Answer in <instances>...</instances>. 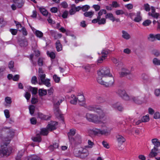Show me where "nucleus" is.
Returning <instances> with one entry per match:
<instances>
[{
	"instance_id": "obj_1",
	"label": "nucleus",
	"mask_w": 160,
	"mask_h": 160,
	"mask_svg": "<svg viewBox=\"0 0 160 160\" xmlns=\"http://www.w3.org/2000/svg\"><path fill=\"white\" fill-rule=\"evenodd\" d=\"M88 110L93 111L98 113V116L96 114L89 113L86 114L85 117L89 122L95 123H102V127H106L107 123L106 118H105V113L104 111L101 108L95 105H90L88 107Z\"/></svg>"
},
{
	"instance_id": "obj_2",
	"label": "nucleus",
	"mask_w": 160,
	"mask_h": 160,
	"mask_svg": "<svg viewBox=\"0 0 160 160\" xmlns=\"http://www.w3.org/2000/svg\"><path fill=\"white\" fill-rule=\"evenodd\" d=\"M38 83L39 85L44 84L46 86L49 87L51 86L50 82V79L48 78L45 79L46 75L43 73L42 68H39L38 70Z\"/></svg>"
},
{
	"instance_id": "obj_3",
	"label": "nucleus",
	"mask_w": 160,
	"mask_h": 160,
	"mask_svg": "<svg viewBox=\"0 0 160 160\" xmlns=\"http://www.w3.org/2000/svg\"><path fill=\"white\" fill-rule=\"evenodd\" d=\"M73 154L77 157L84 158L88 156L89 152L86 148L81 147L78 148H75L74 149Z\"/></svg>"
},
{
	"instance_id": "obj_4",
	"label": "nucleus",
	"mask_w": 160,
	"mask_h": 160,
	"mask_svg": "<svg viewBox=\"0 0 160 160\" xmlns=\"http://www.w3.org/2000/svg\"><path fill=\"white\" fill-rule=\"evenodd\" d=\"M142 94L138 95L136 97L129 96L126 93L122 98L125 100H132L133 101L138 104H141L143 102L144 98L142 96Z\"/></svg>"
},
{
	"instance_id": "obj_5",
	"label": "nucleus",
	"mask_w": 160,
	"mask_h": 160,
	"mask_svg": "<svg viewBox=\"0 0 160 160\" xmlns=\"http://www.w3.org/2000/svg\"><path fill=\"white\" fill-rule=\"evenodd\" d=\"M57 125V122L54 121L52 122L47 125V128H43L41 129L40 134L43 135H47L49 131L56 129Z\"/></svg>"
},
{
	"instance_id": "obj_6",
	"label": "nucleus",
	"mask_w": 160,
	"mask_h": 160,
	"mask_svg": "<svg viewBox=\"0 0 160 160\" xmlns=\"http://www.w3.org/2000/svg\"><path fill=\"white\" fill-rule=\"evenodd\" d=\"M98 77H112V75L110 72V69L107 67H102L98 71Z\"/></svg>"
},
{
	"instance_id": "obj_7",
	"label": "nucleus",
	"mask_w": 160,
	"mask_h": 160,
	"mask_svg": "<svg viewBox=\"0 0 160 160\" xmlns=\"http://www.w3.org/2000/svg\"><path fill=\"white\" fill-rule=\"evenodd\" d=\"M109 80L108 82H105L100 77H98L97 82L100 84L104 85L106 87H109L112 86L114 84V80L113 75L112 77H108Z\"/></svg>"
},
{
	"instance_id": "obj_8",
	"label": "nucleus",
	"mask_w": 160,
	"mask_h": 160,
	"mask_svg": "<svg viewBox=\"0 0 160 160\" xmlns=\"http://www.w3.org/2000/svg\"><path fill=\"white\" fill-rule=\"evenodd\" d=\"M12 150L11 148L8 147L6 144L0 147V157L9 155L11 153Z\"/></svg>"
},
{
	"instance_id": "obj_9",
	"label": "nucleus",
	"mask_w": 160,
	"mask_h": 160,
	"mask_svg": "<svg viewBox=\"0 0 160 160\" xmlns=\"http://www.w3.org/2000/svg\"><path fill=\"white\" fill-rule=\"evenodd\" d=\"M15 131V130L13 129H8L7 131L8 132V135L7 137L5 138L4 141L10 142L14 135Z\"/></svg>"
},
{
	"instance_id": "obj_10",
	"label": "nucleus",
	"mask_w": 160,
	"mask_h": 160,
	"mask_svg": "<svg viewBox=\"0 0 160 160\" xmlns=\"http://www.w3.org/2000/svg\"><path fill=\"white\" fill-rule=\"evenodd\" d=\"M148 15L149 16H151L152 17L156 19H157L159 16H160L159 13L156 12L155 9L153 6L151 7V11L148 12Z\"/></svg>"
},
{
	"instance_id": "obj_11",
	"label": "nucleus",
	"mask_w": 160,
	"mask_h": 160,
	"mask_svg": "<svg viewBox=\"0 0 160 160\" xmlns=\"http://www.w3.org/2000/svg\"><path fill=\"white\" fill-rule=\"evenodd\" d=\"M77 98L80 105L83 106L85 105V98L82 94H78Z\"/></svg>"
},
{
	"instance_id": "obj_12",
	"label": "nucleus",
	"mask_w": 160,
	"mask_h": 160,
	"mask_svg": "<svg viewBox=\"0 0 160 160\" xmlns=\"http://www.w3.org/2000/svg\"><path fill=\"white\" fill-rule=\"evenodd\" d=\"M76 133V130L74 129H72L70 130L68 132V136L69 140L70 142L74 141L72 136L74 135Z\"/></svg>"
},
{
	"instance_id": "obj_13",
	"label": "nucleus",
	"mask_w": 160,
	"mask_h": 160,
	"mask_svg": "<svg viewBox=\"0 0 160 160\" xmlns=\"http://www.w3.org/2000/svg\"><path fill=\"white\" fill-rule=\"evenodd\" d=\"M158 148L155 147H154L149 154L148 156L150 158H152L155 157L158 155L157 151H158Z\"/></svg>"
},
{
	"instance_id": "obj_14",
	"label": "nucleus",
	"mask_w": 160,
	"mask_h": 160,
	"mask_svg": "<svg viewBox=\"0 0 160 160\" xmlns=\"http://www.w3.org/2000/svg\"><path fill=\"white\" fill-rule=\"evenodd\" d=\"M111 129L109 127H106L105 129H101V135L108 136L110 134Z\"/></svg>"
},
{
	"instance_id": "obj_15",
	"label": "nucleus",
	"mask_w": 160,
	"mask_h": 160,
	"mask_svg": "<svg viewBox=\"0 0 160 160\" xmlns=\"http://www.w3.org/2000/svg\"><path fill=\"white\" fill-rule=\"evenodd\" d=\"M116 137L117 141L119 144H122L125 141V138L123 136L120 135H117Z\"/></svg>"
},
{
	"instance_id": "obj_16",
	"label": "nucleus",
	"mask_w": 160,
	"mask_h": 160,
	"mask_svg": "<svg viewBox=\"0 0 160 160\" xmlns=\"http://www.w3.org/2000/svg\"><path fill=\"white\" fill-rule=\"evenodd\" d=\"M53 110L55 114L57 117H59L61 118H62V116L61 114V112L59 109L58 107L56 106L55 105H54Z\"/></svg>"
},
{
	"instance_id": "obj_17",
	"label": "nucleus",
	"mask_w": 160,
	"mask_h": 160,
	"mask_svg": "<svg viewBox=\"0 0 160 160\" xmlns=\"http://www.w3.org/2000/svg\"><path fill=\"white\" fill-rule=\"evenodd\" d=\"M32 29L33 33L37 37L40 38H41L43 37V33L42 32L34 28Z\"/></svg>"
},
{
	"instance_id": "obj_18",
	"label": "nucleus",
	"mask_w": 160,
	"mask_h": 160,
	"mask_svg": "<svg viewBox=\"0 0 160 160\" xmlns=\"http://www.w3.org/2000/svg\"><path fill=\"white\" fill-rule=\"evenodd\" d=\"M38 8L40 12L43 16L47 17L48 16L49 14H50L44 8L42 7H38Z\"/></svg>"
},
{
	"instance_id": "obj_19",
	"label": "nucleus",
	"mask_w": 160,
	"mask_h": 160,
	"mask_svg": "<svg viewBox=\"0 0 160 160\" xmlns=\"http://www.w3.org/2000/svg\"><path fill=\"white\" fill-rule=\"evenodd\" d=\"M13 1L17 7L18 8H21L24 3L23 0H13Z\"/></svg>"
},
{
	"instance_id": "obj_20",
	"label": "nucleus",
	"mask_w": 160,
	"mask_h": 160,
	"mask_svg": "<svg viewBox=\"0 0 160 160\" xmlns=\"http://www.w3.org/2000/svg\"><path fill=\"white\" fill-rule=\"evenodd\" d=\"M130 73L131 71L129 70L126 68H123L122 69L120 74L122 77H124Z\"/></svg>"
},
{
	"instance_id": "obj_21",
	"label": "nucleus",
	"mask_w": 160,
	"mask_h": 160,
	"mask_svg": "<svg viewBox=\"0 0 160 160\" xmlns=\"http://www.w3.org/2000/svg\"><path fill=\"white\" fill-rule=\"evenodd\" d=\"M74 141L73 142H70L71 143L74 144H80L81 142V136L79 135H77L75 138H73Z\"/></svg>"
},
{
	"instance_id": "obj_22",
	"label": "nucleus",
	"mask_w": 160,
	"mask_h": 160,
	"mask_svg": "<svg viewBox=\"0 0 160 160\" xmlns=\"http://www.w3.org/2000/svg\"><path fill=\"white\" fill-rule=\"evenodd\" d=\"M112 107L120 111H121L123 110V108L122 106L119 105L118 103H116L112 104Z\"/></svg>"
},
{
	"instance_id": "obj_23",
	"label": "nucleus",
	"mask_w": 160,
	"mask_h": 160,
	"mask_svg": "<svg viewBox=\"0 0 160 160\" xmlns=\"http://www.w3.org/2000/svg\"><path fill=\"white\" fill-rule=\"evenodd\" d=\"M152 142L154 145V147L157 148L160 146V142L157 138H154L152 140Z\"/></svg>"
},
{
	"instance_id": "obj_24",
	"label": "nucleus",
	"mask_w": 160,
	"mask_h": 160,
	"mask_svg": "<svg viewBox=\"0 0 160 160\" xmlns=\"http://www.w3.org/2000/svg\"><path fill=\"white\" fill-rule=\"evenodd\" d=\"M38 118L44 120H48L50 118L49 116L44 115L42 113L40 112L38 113Z\"/></svg>"
},
{
	"instance_id": "obj_25",
	"label": "nucleus",
	"mask_w": 160,
	"mask_h": 160,
	"mask_svg": "<svg viewBox=\"0 0 160 160\" xmlns=\"http://www.w3.org/2000/svg\"><path fill=\"white\" fill-rule=\"evenodd\" d=\"M122 37L124 39L126 40H128L130 38V35L127 32L124 31H122Z\"/></svg>"
},
{
	"instance_id": "obj_26",
	"label": "nucleus",
	"mask_w": 160,
	"mask_h": 160,
	"mask_svg": "<svg viewBox=\"0 0 160 160\" xmlns=\"http://www.w3.org/2000/svg\"><path fill=\"white\" fill-rule=\"evenodd\" d=\"M19 44L21 47H26L28 45V42L26 39H24L19 40Z\"/></svg>"
},
{
	"instance_id": "obj_27",
	"label": "nucleus",
	"mask_w": 160,
	"mask_h": 160,
	"mask_svg": "<svg viewBox=\"0 0 160 160\" xmlns=\"http://www.w3.org/2000/svg\"><path fill=\"white\" fill-rule=\"evenodd\" d=\"M25 149H23L19 151L18 154L16 157V160H21V158L22 155L24 153Z\"/></svg>"
},
{
	"instance_id": "obj_28",
	"label": "nucleus",
	"mask_w": 160,
	"mask_h": 160,
	"mask_svg": "<svg viewBox=\"0 0 160 160\" xmlns=\"http://www.w3.org/2000/svg\"><path fill=\"white\" fill-rule=\"evenodd\" d=\"M106 14V18H108L113 22L115 21V18L112 14L111 13H108Z\"/></svg>"
},
{
	"instance_id": "obj_29",
	"label": "nucleus",
	"mask_w": 160,
	"mask_h": 160,
	"mask_svg": "<svg viewBox=\"0 0 160 160\" xmlns=\"http://www.w3.org/2000/svg\"><path fill=\"white\" fill-rule=\"evenodd\" d=\"M92 131L93 134L95 135H101V129L97 128H93Z\"/></svg>"
},
{
	"instance_id": "obj_30",
	"label": "nucleus",
	"mask_w": 160,
	"mask_h": 160,
	"mask_svg": "<svg viewBox=\"0 0 160 160\" xmlns=\"http://www.w3.org/2000/svg\"><path fill=\"white\" fill-rule=\"evenodd\" d=\"M56 48L58 52L62 50V47L59 41L58 40L56 42Z\"/></svg>"
},
{
	"instance_id": "obj_31",
	"label": "nucleus",
	"mask_w": 160,
	"mask_h": 160,
	"mask_svg": "<svg viewBox=\"0 0 160 160\" xmlns=\"http://www.w3.org/2000/svg\"><path fill=\"white\" fill-rule=\"evenodd\" d=\"M72 98L70 101V103L72 104H75L77 103V98L74 95H72L71 96Z\"/></svg>"
},
{
	"instance_id": "obj_32",
	"label": "nucleus",
	"mask_w": 160,
	"mask_h": 160,
	"mask_svg": "<svg viewBox=\"0 0 160 160\" xmlns=\"http://www.w3.org/2000/svg\"><path fill=\"white\" fill-rule=\"evenodd\" d=\"M109 53V51L108 49H103L101 52L102 56L106 58Z\"/></svg>"
},
{
	"instance_id": "obj_33",
	"label": "nucleus",
	"mask_w": 160,
	"mask_h": 160,
	"mask_svg": "<svg viewBox=\"0 0 160 160\" xmlns=\"http://www.w3.org/2000/svg\"><path fill=\"white\" fill-rule=\"evenodd\" d=\"M28 160H42L40 158L36 155H32L30 156L28 159Z\"/></svg>"
},
{
	"instance_id": "obj_34",
	"label": "nucleus",
	"mask_w": 160,
	"mask_h": 160,
	"mask_svg": "<svg viewBox=\"0 0 160 160\" xmlns=\"http://www.w3.org/2000/svg\"><path fill=\"white\" fill-rule=\"evenodd\" d=\"M39 93L40 96H42L47 94V91L45 89H40L39 90Z\"/></svg>"
},
{
	"instance_id": "obj_35",
	"label": "nucleus",
	"mask_w": 160,
	"mask_h": 160,
	"mask_svg": "<svg viewBox=\"0 0 160 160\" xmlns=\"http://www.w3.org/2000/svg\"><path fill=\"white\" fill-rule=\"evenodd\" d=\"M142 121V122H148L149 120V115L147 114L145 116H143L141 119Z\"/></svg>"
},
{
	"instance_id": "obj_36",
	"label": "nucleus",
	"mask_w": 160,
	"mask_h": 160,
	"mask_svg": "<svg viewBox=\"0 0 160 160\" xmlns=\"http://www.w3.org/2000/svg\"><path fill=\"white\" fill-rule=\"evenodd\" d=\"M32 140L34 142H40L41 141V138L40 136L37 134V136L32 138Z\"/></svg>"
},
{
	"instance_id": "obj_37",
	"label": "nucleus",
	"mask_w": 160,
	"mask_h": 160,
	"mask_svg": "<svg viewBox=\"0 0 160 160\" xmlns=\"http://www.w3.org/2000/svg\"><path fill=\"white\" fill-rule=\"evenodd\" d=\"M93 14V12L89 11L85 12L84 14V15L86 17H89L91 18L92 17Z\"/></svg>"
},
{
	"instance_id": "obj_38",
	"label": "nucleus",
	"mask_w": 160,
	"mask_h": 160,
	"mask_svg": "<svg viewBox=\"0 0 160 160\" xmlns=\"http://www.w3.org/2000/svg\"><path fill=\"white\" fill-rule=\"evenodd\" d=\"M107 13L105 9H101L98 12V18H101V16L103 14H106Z\"/></svg>"
},
{
	"instance_id": "obj_39",
	"label": "nucleus",
	"mask_w": 160,
	"mask_h": 160,
	"mask_svg": "<svg viewBox=\"0 0 160 160\" xmlns=\"http://www.w3.org/2000/svg\"><path fill=\"white\" fill-rule=\"evenodd\" d=\"M156 35L153 34H150L148 37V39L151 41H153L155 40Z\"/></svg>"
},
{
	"instance_id": "obj_40",
	"label": "nucleus",
	"mask_w": 160,
	"mask_h": 160,
	"mask_svg": "<svg viewBox=\"0 0 160 160\" xmlns=\"http://www.w3.org/2000/svg\"><path fill=\"white\" fill-rule=\"evenodd\" d=\"M29 112L30 114L32 115L34 113L35 110V107L32 105H31L29 106Z\"/></svg>"
},
{
	"instance_id": "obj_41",
	"label": "nucleus",
	"mask_w": 160,
	"mask_h": 160,
	"mask_svg": "<svg viewBox=\"0 0 160 160\" xmlns=\"http://www.w3.org/2000/svg\"><path fill=\"white\" fill-rule=\"evenodd\" d=\"M153 64L156 65H160V60L156 58H154L152 60Z\"/></svg>"
},
{
	"instance_id": "obj_42",
	"label": "nucleus",
	"mask_w": 160,
	"mask_h": 160,
	"mask_svg": "<svg viewBox=\"0 0 160 160\" xmlns=\"http://www.w3.org/2000/svg\"><path fill=\"white\" fill-rule=\"evenodd\" d=\"M94 64H87L84 66V68L86 71H88L91 68L94 67Z\"/></svg>"
},
{
	"instance_id": "obj_43",
	"label": "nucleus",
	"mask_w": 160,
	"mask_h": 160,
	"mask_svg": "<svg viewBox=\"0 0 160 160\" xmlns=\"http://www.w3.org/2000/svg\"><path fill=\"white\" fill-rule=\"evenodd\" d=\"M53 78L54 81L56 83H59L60 80V78L58 77L56 74H54L53 76Z\"/></svg>"
},
{
	"instance_id": "obj_44",
	"label": "nucleus",
	"mask_w": 160,
	"mask_h": 160,
	"mask_svg": "<svg viewBox=\"0 0 160 160\" xmlns=\"http://www.w3.org/2000/svg\"><path fill=\"white\" fill-rule=\"evenodd\" d=\"M47 53L48 56H49L51 59H54L55 58V53L53 52L48 51Z\"/></svg>"
},
{
	"instance_id": "obj_45",
	"label": "nucleus",
	"mask_w": 160,
	"mask_h": 160,
	"mask_svg": "<svg viewBox=\"0 0 160 160\" xmlns=\"http://www.w3.org/2000/svg\"><path fill=\"white\" fill-rule=\"evenodd\" d=\"M106 22V20L105 18H100L98 19V24L99 25L104 24Z\"/></svg>"
},
{
	"instance_id": "obj_46",
	"label": "nucleus",
	"mask_w": 160,
	"mask_h": 160,
	"mask_svg": "<svg viewBox=\"0 0 160 160\" xmlns=\"http://www.w3.org/2000/svg\"><path fill=\"white\" fill-rule=\"evenodd\" d=\"M5 102L7 105H9L12 102L11 98L10 97H6L5 99Z\"/></svg>"
},
{
	"instance_id": "obj_47",
	"label": "nucleus",
	"mask_w": 160,
	"mask_h": 160,
	"mask_svg": "<svg viewBox=\"0 0 160 160\" xmlns=\"http://www.w3.org/2000/svg\"><path fill=\"white\" fill-rule=\"evenodd\" d=\"M14 22L16 24L17 28L18 29L19 31H21V29L24 28V27L22 26L20 22H17L15 21H14Z\"/></svg>"
},
{
	"instance_id": "obj_48",
	"label": "nucleus",
	"mask_w": 160,
	"mask_h": 160,
	"mask_svg": "<svg viewBox=\"0 0 160 160\" xmlns=\"http://www.w3.org/2000/svg\"><path fill=\"white\" fill-rule=\"evenodd\" d=\"M152 22L150 20H146L144 21L142 23V25L144 26H149L151 23Z\"/></svg>"
},
{
	"instance_id": "obj_49",
	"label": "nucleus",
	"mask_w": 160,
	"mask_h": 160,
	"mask_svg": "<svg viewBox=\"0 0 160 160\" xmlns=\"http://www.w3.org/2000/svg\"><path fill=\"white\" fill-rule=\"evenodd\" d=\"M126 93L125 91L123 89H120L118 91V93L122 98Z\"/></svg>"
},
{
	"instance_id": "obj_50",
	"label": "nucleus",
	"mask_w": 160,
	"mask_h": 160,
	"mask_svg": "<svg viewBox=\"0 0 160 160\" xmlns=\"http://www.w3.org/2000/svg\"><path fill=\"white\" fill-rule=\"evenodd\" d=\"M154 94L156 97H160V88H157L154 90Z\"/></svg>"
},
{
	"instance_id": "obj_51",
	"label": "nucleus",
	"mask_w": 160,
	"mask_h": 160,
	"mask_svg": "<svg viewBox=\"0 0 160 160\" xmlns=\"http://www.w3.org/2000/svg\"><path fill=\"white\" fill-rule=\"evenodd\" d=\"M44 59L43 58H40L38 61V65L40 66H42L43 64V62Z\"/></svg>"
},
{
	"instance_id": "obj_52",
	"label": "nucleus",
	"mask_w": 160,
	"mask_h": 160,
	"mask_svg": "<svg viewBox=\"0 0 160 160\" xmlns=\"http://www.w3.org/2000/svg\"><path fill=\"white\" fill-rule=\"evenodd\" d=\"M112 6L113 8H117L120 7V5L117 2L113 1L112 3Z\"/></svg>"
},
{
	"instance_id": "obj_53",
	"label": "nucleus",
	"mask_w": 160,
	"mask_h": 160,
	"mask_svg": "<svg viewBox=\"0 0 160 160\" xmlns=\"http://www.w3.org/2000/svg\"><path fill=\"white\" fill-rule=\"evenodd\" d=\"M141 19L142 18L139 14L134 19V20L136 22H139L140 21H141Z\"/></svg>"
},
{
	"instance_id": "obj_54",
	"label": "nucleus",
	"mask_w": 160,
	"mask_h": 160,
	"mask_svg": "<svg viewBox=\"0 0 160 160\" xmlns=\"http://www.w3.org/2000/svg\"><path fill=\"white\" fill-rule=\"evenodd\" d=\"M30 88L32 94H36L37 93L38 91V89L37 88H32L31 87H30Z\"/></svg>"
},
{
	"instance_id": "obj_55",
	"label": "nucleus",
	"mask_w": 160,
	"mask_h": 160,
	"mask_svg": "<svg viewBox=\"0 0 160 160\" xmlns=\"http://www.w3.org/2000/svg\"><path fill=\"white\" fill-rule=\"evenodd\" d=\"M152 54L156 57H158L160 55L159 51L157 50H153L152 52Z\"/></svg>"
},
{
	"instance_id": "obj_56",
	"label": "nucleus",
	"mask_w": 160,
	"mask_h": 160,
	"mask_svg": "<svg viewBox=\"0 0 160 160\" xmlns=\"http://www.w3.org/2000/svg\"><path fill=\"white\" fill-rule=\"evenodd\" d=\"M58 143H55L53 144V145H51L49 147V149H52V150H53L54 148H56L58 147Z\"/></svg>"
},
{
	"instance_id": "obj_57",
	"label": "nucleus",
	"mask_w": 160,
	"mask_h": 160,
	"mask_svg": "<svg viewBox=\"0 0 160 160\" xmlns=\"http://www.w3.org/2000/svg\"><path fill=\"white\" fill-rule=\"evenodd\" d=\"M124 13V12L122 10H118L115 11L116 14L118 15L123 14Z\"/></svg>"
},
{
	"instance_id": "obj_58",
	"label": "nucleus",
	"mask_w": 160,
	"mask_h": 160,
	"mask_svg": "<svg viewBox=\"0 0 160 160\" xmlns=\"http://www.w3.org/2000/svg\"><path fill=\"white\" fill-rule=\"evenodd\" d=\"M125 7L128 10H131L132 9L133 7V5L131 3H129L126 4L125 5Z\"/></svg>"
},
{
	"instance_id": "obj_59",
	"label": "nucleus",
	"mask_w": 160,
	"mask_h": 160,
	"mask_svg": "<svg viewBox=\"0 0 160 160\" xmlns=\"http://www.w3.org/2000/svg\"><path fill=\"white\" fill-rule=\"evenodd\" d=\"M31 82L33 84H36L37 83V78L36 76H33L32 77L31 79Z\"/></svg>"
},
{
	"instance_id": "obj_60",
	"label": "nucleus",
	"mask_w": 160,
	"mask_h": 160,
	"mask_svg": "<svg viewBox=\"0 0 160 160\" xmlns=\"http://www.w3.org/2000/svg\"><path fill=\"white\" fill-rule=\"evenodd\" d=\"M102 144L103 146L106 148L108 149L110 147L108 143L104 141L102 142Z\"/></svg>"
},
{
	"instance_id": "obj_61",
	"label": "nucleus",
	"mask_w": 160,
	"mask_h": 160,
	"mask_svg": "<svg viewBox=\"0 0 160 160\" xmlns=\"http://www.w3.org/2000/svg\"><path fill=\"white\" fill-rule=\"evenodd\" d=\"M160 117V113L158 112H155L154 114L153 118L154 119H157L159 118Z\"/></svg>"
},
{
	"instance_id": "obj_62",
	"label": "nucleus",
	"mask_w": 160,
	"mask_h": 160,
	"mask_svg": "<svg viewBox=\"0 0 160 160\" xmlns=\"http://www.w3.org/2000/svg\"><path fill=\"white\" fill-rule=\"evenodd\" d=\"M59 30L63 33H65L66 34H67L68 31L66 30L64 28L61 27L59 28Z\"/></svg>"
},
{
	"instance_id": "obj_63",
	"label": "nucleus",
	"mask_w": 160,
	"mask_h": 160,
	"mask_svg": "<svg viewBox=\"0 0 160 160\" xmlns=\"http://www.w3.org/2000/svg\"><path fill=\"white\" fill-rule=\"evenodd\" d=\"M105 59H106V58L101 56L98 58V59L97 60L98 62L99 63H101L103 62V60Z\"/></svg>"
},
{
	"instance_id": "obj_64",
	"label": "nucleus",
	"mask_w": 160,
	"mask_h": 160,
	"mask_svg": "<svg viewBox=\"0 0 160 160\" xmlns=\"http://www.w3.org/2000/svg\"><path fill=\"white\" fill-rule=\"evenodd\" d=\"M144 8L145 10L147 11H149L150 9H151V7H150L149 5L148 4H146L144 5Z\"/></svg>"
}]
</instances>
